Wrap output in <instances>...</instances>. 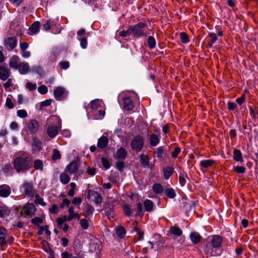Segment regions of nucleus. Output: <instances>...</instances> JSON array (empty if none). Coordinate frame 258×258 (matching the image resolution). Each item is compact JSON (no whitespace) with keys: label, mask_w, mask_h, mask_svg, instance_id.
I'll return each mask as SVG.
<instances>
[{"label":"nucleus","mask_w":258,"mask_h":258,"mask_svg":"<svg viewBox=\"0 0 258 258\" xmlns=\"http://www.w3.org/2000/svg\"><path fill=\"white\" fill-rule=\"evenodd\" d=\"M12 163L17 172L24 173L32 167L33 159L29 153L19 151L15 154Z\"/></svg>","instance_id":"f257e3e1"},{"label":"nucleus","mask_w":258,"mask_h":258,"mask_svg":"<svg viewBox=\"0 0 258 258\" xmlns=\"http://www.w3.org/2000/svg\"><path fill=\"white\" fill-rule=\"evenodd\" d=\"M222 238L221 236L215 235L212 236L211 242L205 245V252L210 256H217L222 253Z\"/></svg>","instance_id":"f03ea898"},{"label":"nucleus","mask_w":258,"mask_h":258,"mask_svg":"<svg viewBox=\"0 0 258 258\" xmlns=\"http://www.w3.org/2000/svg\"><path fill=\"white\" fill-rule=\"evenodd\" d=\"M46 126L48 136L51 138H54L60 128L59 118L54 115L50 116L47 119Z\"/></svg>","instance_id":"7ed1b4c3"},{"label":"nucleus","mask_w":258,"mask_h":258,"mask_svg":"<svg viewBox=\"0 0 258 258\" xmlns=\"http://www.w3.org/2000/svg\"><path fill=\"white\" fill-rule=\"evenodd\" d=\"M147 26V24L143 22H141L134 26H131L132 33L136 37H146L147 35L144 29Z\"/></svg>","instance_id":"20e7f679"},{"label":"nucleus","mask_w":258,"mask_h":258,"mask_svg":"<svg viewBox=\"0 0 258 258\" xmlns=\"http://www.w3.org/2000/svg\"><path fill=\"white\" fill-rule=\"evenodd\" d=\"M20 191L29 197H33L35 192L33 183L27 181H24L20 186Z\"/></svg>","instance_id":"39448f33"},{"label":"nucleus","mask_w":258,"mask_h":258,"mask_svg":"<svg viewBox=\"0 0 258 258\" xmlns=\"http://www.w3.org/2000/svg\"><path fill=\"white\" fill-rule=\"evenodd\" d=\"M144 143L143 137L140 135H137L134 137L132 140L131 147L133 150L140 152L143 148Z\"/></svg>","instance_id":"423d86ee"},{"label":"nucleus","mask_w":258,"mask_h":258,"mask_svg":"<svg viewBox=\"0 0 258 258\" xmlns=\"http://www.w3.org/2000/svg\"><path fill=\"white\" fill-rule=\"evenodd\" d=\"M36 210L35 206L33 203H27L24 205L20 214L25 217L30 218L34 215Z\"/></svg>","instance_id":"0eeeda50"},{"label":"nucleus","mask_w":258,"mask_h":258,"mask_svg":"<svg viewBox=\"0 0 258 258\" xmlns=\"http://www.w3.org/2000/svg\"><path fill=\"white\" fill-rule=\"evenodd\" d=\"M68 92L62 87H57L53 91V95L56 100L61 101L66 99Z\"/></svg>","instance_id":"6e6552de"},{"label":"nucleus","mask_w":258,"mask_h":258,"mask_svg":"<svg viewBox=\"0 0 258 258\" xmlns=\"http://www.w3.org/2000/svg\"><path fill=\"white\" fill-rule=\"evenodd\" d=\"M27 126L30 134L33 135L35 134L39 130L40 124L37 120L31 119L29 120Z\"/></svg>","instance_id":"1a4fd4ad"},{"label":"nucleus","mask_w":258,"mask_h":258,"mask_svg":"<svg viewBox=\"0 0 258 258\" xmlns=\"http://www.w3.org/2000/svg\"><path fill=\"white\" fill-rule=\"evenodd\" d=\"M17 39L15 37H8L4 40V45L6 48L9 50H12L17 45Z\"/></svg>","instance_id":"9d476101"},{"label":"nucleus","mask_w":258,"mask_h":258,"mask_svg":"<svg viewBox=\"0 0 258 258\" xmlns=\"http://www.w3.org/2000/svg\"><path fill=\"white\" fill-rule=\"evenodd\" d=\"M89 250L91 252H95L97 254L100 253L102 250L100 242L98 240H92L89 244Z\"/></svg>","instance_id":"9b49d317"},{"label":"nucleus","mask_w":258,"mask_h":258,"mask_svg":"<svg viewBox=\"0 0 258 258\" xmlns=\"http://www.w3.org/2000/svg\"><path fill=\"white\" fill-rule=\"evenodd\" d=\"M88 196L89 198H92V200L97 205H100L102 202V199L101 195L96 191L89 190Z\"/></svg>","instance_id":"f8f14e48"},{"label":"nucleus","mask_w":258,"mask_h":258,"mask_svg":"<svg viewBox=\"0 0 258 258\" xmlns=\"http://www.w3.org/2000/svg\"><path fill=\"white\" fill-rule=\"evenodd\" d=\"M10 70L7 66H0V79L3 81L7 80L10 75Z\"/></svg>","instance_id":"ddd939ff"},{"label":"nucleus","mask_w":258,"mask_h":258,"mask_svg":"<svg viewBox=\"0 0 258 258\" xmlns=\"http://www.w3.org/2000/svg\"><path fill=\"white\" fill-rule=\"evenodd\" d=\"M123 108L127 111L132 110L134 107V103L129 96H125L123 98Z\"/></svg>","instance_id":"4468645a"},{"label":"nucleus","mask_w":258,"mask_h":258,"mask_svg":"<svg viewBox=\"0 0 258 258\" xmlns=\"http://www.w3.org/2000/svg\"><path fill=\"white\" fill-rule=\"evenodd\" d=\"M11 193V187L7 184H3L0 186V197L3 198L8 197Z\"/></svg>","instance_id":"2eb2a0df"},{"label":"nucleus","mask_w":258,"mask_h":258,"mask_svg":"<svg viewBox=\"0 0 258 258\" xmlns=\"http://www.w3.org/2000/svg\"><path fill=\"white\" fill-rule=\"evenodd\" d=\"M79 169V165L76 161L71 162L66 167L65 171H68L70 174L75 173Z\"/></svg>","instance_id":"dca6fc26"},{"label":"nucleus","mask_w":258,"mask_h":258,"mask_svg":"<svg viewBox=\"0 0 258 258\" xmlns=\"http://www.w3.org/2000/svg\"><path fill=\"white\" fill-rule=\"evenodd\" d=\"M189 239L194 244H197L201 242L202 237L197 232H192L189 236Z\"/></svg>","instance_id":"f3484780"},{"label":"nucleus","mask_w":258,"mask_h":258,"mask_svg":"<svg viewBox=\"0 0 258 258\" xmlns=\"http://www.w3.org/2000/svg\"><path fill=\"white\" fill-rule=\"evenodd\" d=\"M174 169L171 166H166L163 169V174L164 178L166 180L168 179L173 174Z\"/></svg>","instance_id":"a211bd4d"},{"label":"nucleus","mask_w":258,"mask_h":258,"mask_svg":"<svg viewBox=\"0 0 258 258\" xmlns=\"http://www.w3.org/2000/svg\"><path fill=\"white\" fill-rule=\"evenodd\" d=\"M108 143V139L107 137L104 136H101L98 140L97 142V147L100 149L105 148Z\"/></svg>","instance_id":"6ab92c4d"},{"label":"nucleus","mask_w":258,"mask_h":258,"mask_svg":"<svg viewBox=\"0 0 258 258\" xmlns=\"http://www.w3.org/2000/svg\"><path fill=\"white\" fill-rule=\"evenodd\" d=\"M127 156V152L125 149L120 147L116 152L114 158L116 159H124Z\"/></svg>","instance_id":"aec40b11"},{"label":"nucleus","mask_w":258,"mask_h":258,"mask_svg":"<svg viewBox=\"0 0 258 258\" xmlns=\"http://www.w3.org/2000/svg\"><path fill=\"white\" fill-rule=\"evenodd\" d=\"M150 144L152 147L156 146L160 142V136L155 134L150 135Z\"/></svg>","instance_id":"412c9836"},{"label":"nucleus","mask_w":258,"mask_h":258,"mask_svg":"<svg viewBox=\"0 0 258 258\" xmlns=\"http://www.w3.org/2000/svg\"><path fill=\"white\" fill-rule=\"evenodd\" d=\"M19 64V56L17 55L13 56L9 62L10 67L15 69H18Z\"/></svg>","instance_id":"4be33fe9"},{"label":"nucleus","mask_w":258,"mask_h":258,"mask_svg":"<svg viewBox=\"0 0 258 258\" xmlns=\"http://www.w3.org/2000/svg\"><path fill=\"white\" fill-rule=\"evenodd\" d=\"M18 70L20 74L22 75L26 74L29 70V66L27 62L20 63L18 67Z\"/></svg>","instance_id":"5701e85b"},{"label":"nucleus","mask_w":258,"mask_h":258,"mask_svg":"<svg viewBox=\"0 0 258 258\" xmlns=\"http://www.w3.org/2000/svg\"><path fill=\"white\" fill-rule=\"evenodd\" d=\"M115 232L118 237L122 239L125 237L126 234V230L122 226H117L115 228Z\"/></svg>","instance_id":"b1692460"},{"label":"nucleus","mask_w":258,"mask_h":258,"mask_svg":"<svg viewBox=\"0 0 258 258\" xmlns=\"http://www.w3.org/2000/svg\"><path fill=\"white\" fill-rule=\"evenodd\" d=\"M215 163V161L211 159L203 160L200 161V165L201 168L207 169L212 166Z\"/></svg>","instance_id":"393cba45"},{"label":"nucleus","mask_w":258,"mask_h":258,"mask_svg":"<svg viewBox=\"0 0 258 258\" xmlns=\"http://www.w3.org/2000/svg\"><path fill=\"white\" fill-rule=\"evenodd\" d=\"M233 159L236 162H239L240 163L243 162V159L242 155L240 150L238 149H234L233 151Z\"/></svg>","instance_id":"a878e982"},{"label":"nucleus","mask_w":258,"mask_h":258,"mask_svg":"<svg viewBox=\"0 0 258 258\" xmlns=\"http://www.w3.org/2000/svg\"><path fill=\"white\" fill-rule=\"evenodd\" d=\"M140 162L144 168H149V158L147 155L144 154H141L140 155Z\"/></svg>","instance_id":"bb28decb"},{"label":"nucleus","mask_w":258,"mask_h":258,"mask_svg":"<svg viewBox=\"0 0 258 258\" xmlns=\"http://www.w3.org/2000/svg\"><path fill=\"white\" fill-rule=\"evenodd\" d=\"M32 147L34 151H40L42 149V143L38 138H34L33 140Z\"/></svg>","instance_id":"cd10ccee"},{"label":"nucleus","mask_w":258,"mask_h":258,"mask_svg":"<svg viewBox=\"0 0 258 258\" xmlns=\"http://www.w3.org/2000/svg\"><path fill=\"white\" fill-rule=\"evenodd\" d=\"M154 192L156 195H160L164 191L163 186L160 183H155L152 186Z\"/></svg>","instance_id":"c85d7f7f"},{"label":"nucleus","mask_w":258,"mask_h":258,"mask_svg":"<svg viewBox=\"0 0 258 258\" xmlns=\"http://www.w3.org/2000/svg\"><path fill=\"white\" fill-rule=\"evenodd\" d=\"M169 232L171 234L176 236H180L182 234V230L175 226H171L170 228Z\"/></svg>","instance_id":"c756f323"},{"label":"nucleus","mask_w":258,"mask_h":258,"mask_svg":"<svg viewBox=\"0 0 258 258\" xmlns=\"http://www.w3.org/2000/svg\"><path fill=\"white\" fill-rule=\"evenodd\" d=\"M145 210L147 212H151L153 210L154 204L150 200H146L144 202Z\"/></svg>","instance_id":"7c9ffc66"},{"label":"nucleus","mask_w":258,"mask_h":258,"mask_svg":"<svg viewBox=\"0 0 258 258\" xmlns=\"http://www.w3.org/2000/svg\"><path fill=\"white\" fill-rule=\"evenodd\" d=\"M164 193L165 196L170 199H174L176 196V192L173 188H166Z\"/></svg>","instance_id":"2f4dec72"},{"label":"nucleus","mask_w":258,"mask_h":258,"mask_svg":"<svg viewBox=\"0 0 258 258\" xmlns=\"http://www.w3.org/2000/svg\"><path fill=\"white\" fill-rule=\"evenodd\" d=\"M59 179L62 184H66L69 182L70 180V177H69V175L66 173V172H63L60 174Z\"/></svg>","instance_id":"473e14b6"},{"label":"nucleus","mask_w":258,"mask_h":258,"mask_svg":"<svg viewBox=\"0 0 258 258\" xmlns=\"http://www.w3.org/2000/svg\"><path fill=\"white\" fill-rule=\"evenodd\" d=\"M40 22L38 21H35L29 27V30L32 34L37 33L39 29Z\"/></svg>","instance_id":"72a5a7b5"},{"label":"nucleus","mask_w":258,"mask_h":258,"mask_svg":"<svg viewBox=\"0 0 258 258\" xmlns=\"http://www.w3.org/2000/svg\"><path fill=\"white\" fill-rule=\"evenodd\" d=\"M186 179H188V177L186 173L184 171L180 172L179 176V181L182 186L185 184Z\"/></svg>","instance_id":"f704fd0d"},{"label":"nucleus","mask_w":258,"mask_h":258,"mask_svg":"<svg viewBox=\"0 0 258 258\" xmlns=\"http://www.w3.org/2000/svg\"><path fill=\"white\" fill-rule=\"evenodd\" d=\"M90 107L93 110H97L101 107V101L99 99L92 101L90 103Z\"/></svg>","instance_id":"c9c22d12"},{"label":"nucleus","mask_w":258,"mask_h":258,"mask_svg":"<svg viewBox=\"0 0 258 258\" xmlns=\"http://www.w3.org/2000/svg\"><path fill=\"white\" fill-rule=\"evenodd\" d=\"M208 37H210L211 39L208 42V46L209 48H212L213 44L217 41V37L214 33H210L208 34Z\"/></svg>","instance_id":"e433bc0d"},{"label":"nucleus","mask_w":258,"mask_h":258,"mask_svg":"<svg viewBox=\"0 0 258 258\" xmlns=\"http://www.w3.org/2000/svg\"><path fill=\"white\" fill-rule=\"evenodd\" d=\"M33 167L35 170H40L42 171L43 169V162L40 159L35 160L34 161Z\"/></svg>","instance_id":"4c0bfd02"},{"label":"nucleus","mask_w":258,"mask_h":258,"mask_svg":"<svg viewBox=\"0 0 258 258\" xmlns=\"http://www.w3.org/2000/svg\"><path fill=\"white\" fill-rule=\"evenodd\" d=\"M122 210L124 214L127 217H130L132 214V210L130 206L127 204H124L122 206Z\"/></svg>","instance_id":"58836bf2"},{"label":"nucleus","mask_w":258,"mask_h":258,"mask_svg":"<svg viewBox=\"0 0 258 258\" xmlns=\"http://www.w3.org/2000/svg\"><path fill=\"white\" fill-rule=\"evenodd\" d=\"M55 21L54 20H51L49 19L47 21L46 23L43 25V29L46 30H49L53 25H55Z\"/></svg>","instance_id":"ea45409f"},{"label":"nucleus","mask_w":258,"mask_h":258,"mask_svg":"<svg viewBox=\"0 0 258 258\" xmlns=\"http://www.w3.org/2000/svg\"><path fill=\"white\" fill-rule=\"evenodd\" d=\"M147 43L148 47L150 49L154 48L156 46V40L155 38L153 36H149L147 39Z\"/></svg>","instance_id":"a19ab883"},{"label":"nucleus","mask_w":258,"mask_h":258,"mask_svg":"<svg viewBox=\"0 0 258 258\" xmlns=\"http://www.w3.org/2000/svg\"><path fill=\"white\" fill-rule=\"evenodd\" d=\"M43 218L42 217H35L31 220V223L35 226L38 227L40 224L43 223Z\"/></svg>","instance_id":"79ce46f5"},{"label":"nucleus","mask_w":258,"mask_h":258,"mask_svg":"<svg viewBox=\"0 0 258 258\" xmlns=\"http://www.w3.org/2000/svg\"><path fill=\"white\" fill-rule=\"evenodd\" d=\"M35 199L34 202L36 204H39L42 206H45L46 203L43 201V199L38 194L35 196Z\"/></svg>","instance_id":"37998d69"},{"label":"nucleus","mask_w":258,"mask_h":258,"mask_svg":"<svg viewBox=\"0 0 258 258\" xmlns=\"http://www.w3.org/2000/svg\"><path fill=\"white\" fill-rule=\"evenodd\" d=\"M180 41L182 43L186 44L189 41L188 35L185 32L180 33Z\"/></svg>","instance_id":"c03bdc74"},{"label":"nucleus","mask_w":258,"mask_h":258,"mask_svg":"<svg viewBox=\"0 0 258 258\" xmlns=\"http://www.w3.org/2000/svg\"><path fill=\"white\" fill-rule=\"evenodd\" d=\"M250 114L252 118H255L258 115V110L255 106H251L249 108Z\"/></svg>","instance_id":"a18cd8bd"},{"label":"nucleus","mask_w":258,"mask_h":258,"mask_svg":"<svg viewBox=\"0 0 258 258\" xmlns=\"http://www.w3.org/2000/svg\"><path fill=\"white\" fill-rule=\"evenodd\" d=\"M11 213V211L7 208H2L0 209V217H5L9 216Z\"/></svg>","instance_id":"49530a36"},{"label":"nucleus","mask_w":258,"mask_h":258,"mask_svg":"<svg viewBox=\"0 0 258 258\" xmlns=\"http://www.w3.org/2000/svg\"><path fill=\"white\" fill-rule=\"evenodd\" d=\"M61 158V154L60 152L56 149H54L53 150V154L51 156V159L52 160H56L60 159Z\"/></svg>","instance_id":"de8ad7c7"},{"label":"nucleus","mask_w":258,"mask_h":258,"mask_svg":"<svg viewBox=\"0 0 258 258\" xmlns=\"http://www.w3.org/2000/svg\"><path fill=\"white\" fill-rule=\"evenodd\" d=\"M94 211V208L90 205L87 204L85 208L86 215L88 216L91 215Z\"/></svg>","instance_id":"09e8293b"},{"label":"nucleus","mask_w":258,"mask_h":258,"mask_svg":"<svg viewBox=\"0 0 258 258\" xmlns=\"http://www.w3.org/2000/svg\"><path fill=\"white\" fill-rule=\"evenodd\" d=\"M132 33L131 30V26H130L127 30H122L119 32V35L121 37H125L129 36Z\"/></svg>","instance_id":"8fccbe9b"},{"label":"nucleus","mask_w":258,"mask_h":258,"mask_svg":"<svg viewBox=\"0 0 258 258\" xmlns=\"http://www.w3.org/2000/svg\"><path fill=\"white\" fill-rule=\"evenodd\" d=\"M58 64L61 70H67L70 67V62L68 61H61Z\"/></svg>","instance_id":"3c124183"},{"label":"nucleus","mask_w":258,"mask_h":258,"mask_svg":"<svg viewBox=\"0 0 258 258\" xmlns=\"http://www.w3.org/2000/svg\"><path fill=\"white\" fill-rule=\"evenodd\" d=\"M78 39L80 41V45L81 47L83 49L86 48L88 44L87 37H83L81 38H79Z\"/></svg>","instance_id":"603ef678"},{"label":"nucleus","mask_w":258,"mask_h":258,"mask_svg":"<svg viewBox=\"0 0 258 258\" xmlns=\"http://www.w3.org/2000/svg\"><path fill=\"white\" fill-rule=\"evenodd\" d=\"M180 152L181 148L179 147H176L171 153L172 157L173 158H177Z\"/></svg>","instance_id":"864d4df0"},{"label":"nucleus","mask_w":258,"mask_h":258,"mask_svg":"<svg viewBox=\"0 0 258 258\" xmlns=\"http://www.w3.org/2000/svg\"><path fill=\"white\" fill-rule=\"evenodd\" d=\"M80 225L83 229H87L89 227V223L86 219H82L80 222Z\"/></svg>","instance_id":"5fc2aeb1"},{"label":"nucleus","mask_w":258,"mask_h":258,"mask_svg":"<svg viewBox=\"0 0 258 258\" xmlns=\"http://www.w3.org/2000/svg\"><path fill=\"white\" fill-rule=\"evenodd\" d=\"M137 208L138 210L137 215L142 217L144 215V212L143 211L142 205L140 202L137 203Z\"/></svg>","instance_id":"6e6d98bb"},{"label":"nucleus","mask_w":258,"mask_h":258,"mask_svg":"<svg viewBox=\"0 0 258 258\" xmlns=\"http://www.w3.org/2000/svg\"><path fill=\"white\" fill-rule=\"evenodd\" d=\"M49 212L52 214H56L58 212V206L55 204H53L51 208L49 209Z\"/></svg>","instance_id":"4d7b16f0"},{"label":"nucleus","mask_w":258,"mask_h":258,"mask_svg":"<svg viewBox=\"0 0 258 258\" xmlns=\"http://www.w3.org/2000/svg\"><path fill=\"white\" fill-rule=\"evenodd\" d=\"M233 170L237 173H244L245 172V168L244 166H236L234 167Z\"/></svg>","instance_id":"13d9d810"},{"label":"nucleus","mask_w":258,"mask_h":258,"mask_svg":"<svg viewBox=\"0 0 258 258\" xmlns=\"http://www.w3.org/2000/svg\"><path fill=\"white\" fill-rule=\"evenodd\" d=\"M115 167L118 170L121 171L124 168L125 165L123 161H118L116 163Z\"/></svg>","instance_id":"bf43d9fd"},{"label":"nucleus","mask_w":258,"mask_h":258,"mask_svg":"<svg viewBox=\"0 0 258 258\" xmlns=\"http://www.w3.org/2000/svg\"><path fill=\"white\" fill-rule=\"evenodd\" d=\"M17 114L21 118H25L28 116L27 111L24 109L18 110L17 111Z\"/></svg>","instance_id":"052dcab7"},{"label":"nucleus","mask_w":258,"mask_h":258,"mask_svg":"<svg viewBox=\"0 0 258 258\" xmlns=\"http://www.w3.org/2000/svg\"><path fill=\"white\" fill-rule=\"evenodd\" d=\"M164 150V149L163 146L159 147L157 149L156 154L158 158H161L163 157Z\"/></svg>","instance_id":"680f3d73"},{"label":"nucleus","mask_w":258,"mask_h":258,"mask_svg":"<svg viewBox=\"0 0 258 258\" xmlns=\"http://www.w3.org/2000/svg\"><path fill=\"white\" fill-rule=\"evenodd\" d=\"M6 105L9 109H12L14 107V103L10 97H7L6 99Z\"/></svg>","instance_id":"e2e57ef3"},{"label":"nucleus","mask_w":258,"mask_h":258,"mask_svg":"<svg viewBox=\"0 0 258 258\" xmlns=\"http://www.w3.org/2000/svg\"><path fill=\"white\" fill-rule=\"evenodd\" d=\"M101 161H102V164L103 167L105 168V169H108L110 168V163L107 159L103 157L101 158Z\"/></svg>","instance_id":"0e129e2a"},{"label":"nucleus","mask_w":258,"mask_h":258,"mask_svg":"<svg viewBox=\"0 0 258 258\" xmlns=\"http://www.w3.org/2000/svg\"><path fill=\"white\" fill-rule=\"evenodd\" d=\"M38 91L41 94H45L47 93L48 89L46 86L41 85L38 87Z\"/></svg>","instance_id":"69168bd1"},{"label":"nucleus","mask_w":258,"mask_h":258,"mask_svg":"<svg viewBox=\"0 0 258 258\" xmlns=\"http://www.w3.org/2000/svg\"><path fill=\"white\" fill-rule=\"evenodd\" d=\"M245 101V94H242L240 97L237 98L236 99V102L239 105H242Z\"/></svg>","instance_id":"338daca9"},{"label":"nucleus","mask_w":258,"mask_h":258,"mask_svg":"<svg viewBox=\"0 0 258 258\" xmlns=\"http://www.w3.org/2000/svg\"><path fill=\"white\" fill-rule=\"evenodd\" d=\"M26 88L30 91H33L37 88L36 84H33L30 82H28L26 84Z\"/></svg>","instance_id":"774afa93"}]
</instances>
